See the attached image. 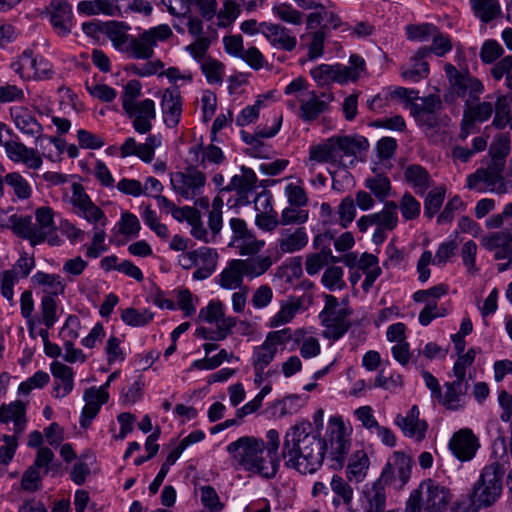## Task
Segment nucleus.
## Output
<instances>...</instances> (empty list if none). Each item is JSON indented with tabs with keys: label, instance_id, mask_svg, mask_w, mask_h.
I'll use <instances>...</instances> for the list:
<instances>
[{
	"label": "nucleus",
	"instance_id": "nucleus-1",
	"mask_svg": "<svg viewBox=\"0 0 512 512\" xmlns=\"http://www.w3.org/2000/svg\"><path fill=\"white\" fill-rule=\"evenodd\" d=\"M324 444L318 435L311 432L309 422L291 426L285 436L282 457L288 468L301 474H313L323 464Z\"/></svg>",
	"mask_w": 512,
	"mask_h": 512
},
{
	"label": "nucleus",
	"instance_id": "nucleus-2",
	"mask_svg": "<svg viewBox=\"0 0 512 512\" xmlns=\"http://www.w3.org/2000/svg\"><path fill=\"white\" fill-rule=\"evenodd\" d=\"M265 450L264 440L254 436H242L226 447L235 467L272 478L276 475L279 465L269 459Z\"/></svg>",
	"mask_w": 512,
	"mask_h": 512
},
{
	"label": "nucleus",
	"instance_id": "nucleus-3",
	"mask_svg": "<svg viewBox=\"0 0 512 512\" xmlns=\"http://www.w3.org/2000/svg\"><path fill=\"white\" fill-rule=\"evenodd\" d=\"M369 147L363 136H332L309 147V161L315 164H340L344 156H357Z\"/></svg>",
	"mask_w": 512,
	"mask_h": 512
},
{
	"label": "nucleus",
	"instance_id": "nucleus-4",
	"mask_svg": "<svg viewBox=\"0 0 512 512\" xmlns=\"http://www.w3.org/2000/svg\"><path fill=\"white\" fill-rule=\"evenodd\" d=\"M273 265L269 255H259L247 259H233L217 276V283L226 290H236L245 287L244 277L257 278L266 273Z\"/></svg>",
	"mask_w": 512,
	"mask_h": 512
},
{
	"label": "nucleus",
	"instance_id": "nucleus-5",
	"mask_svg": "<svg viewBox=\"0 0 512 512\" xmlns=\"http://www.w3.org/2000/svg\"><path fill=\"white\" fill-rule=\"evenodd\" d=\"M444 71L449 88L444 94V101L448 104L456 102L457 98L464 100V105L480 100L485 88L481 80L473 76L467 68L458 70L451 63H446Z\"/></svg>",
	"mask_w": 512,
	"mask_h": 512
},
{
	"label": "nucleus",
	"instance_id": "nucleus-6",
	"mask_svg": "<svg viewBox=\"0 0 512 512\" xmlns=\"http://www.w3.org/2000/svg\"><path fill=\"white\" fill-rule=\"evenodd\" d=\"M450 500L448 488L432 479H426L410 493L404 512H443Z\"/></svg>",
	"mask_w": 512,
	"mask_h": 512
},
{
	"label": "nucleus",
	"instance_id": "nucleus-7",
	"mask_svg": "<svg viewBox=\"0 0 512 512\" xmlns=\"http://www.w3.org/2000/svg\"><path fill=\"white\" fill-rule=\"evenodd\" d=\"M352 427L339 415L331 416L328 420L323 439L324 453L327 451L332 466L335 469L345 467L346 456L351 448Z\"/></svg>",
	"mask_w": 512,
	"mask_h": 512
},
{
	"label": "nucleus",
	"instance_id": "nucleus-8",
	"mask_svg": "<svg viewBox=\"0 0 512 512\" xmlns=\"http://www.w3.org/2000/svg\"><path fill=\"white\" fill-rule=\"evenodd\" d=\"M503 474V468L497 461L486 465L482 469L470 496L474 506L477 508H486L496 503L502 494Z\"/></svg>",
	"mask_w": 512,
	"mask_h": 512
},
{
	"label": "nucleus",
	"instance_id": "nucleus-9",
	"mask_svg": "<svg viewBox=\"0 0 512 512\" xmlns=\"http://www.w3.org/2000/svg\"><path fill=\"white\" fill-rule=\"evenodd\" d=\"M173 31L167 24H160L155 27L143 30L137 36L128 40V47H125L126 54L130 58L148 60L154 55V48L160 43L169 40Z\"/></svg>",
	"mask_w": 512,
	"mask_h": 512
},
{
	"label": "nucleus",
	"instance_id": "nucleus-10",
	"mask_svg": "<svg viewBox=\"0 0 512 512\" xmlns=\"http://www.w3.org/2000/svg\"><path fill=\"white\" fill-rule=\"evenodd\" d=\"M229 227L232 236L228 246L236 249L241 256L257 257L256 255L264 248L265 241L258 239L255 233L248 228L245 220L241 218H231Z\"/></svg>",
	"mask_w": 512,
	"mask_h": 512
},
{
	"label": "nucleus",
	"instance_id": "nucleus-11",
	"mask_svg": "<svg viewBox=\"0 0 512 512\" xmlns=\"http://www.w3.org/2000/svg\"><path fill=\"white\" fill-rule=\"evenodd\" d=\"M413 459L403 452L395 451L385 464L380 476L377 478L396 490H402L409 482L412 473Z\"/></svg>",
	"mask_w": 512,
	"mask_h": 512
},
{
	"label": "nucleus",
	"instance_id": "nucleus-12",
	"mask_svg": "<svg viewBox=\"0 0 512 512\" xmlns=\"http://www.w3.org/2000/svg\"><path fill=\"white\" fill-rule=\"evenodd\" d=\"M70 202L73 213L86 220L93 227L107 225L108 219L105 212L92 201L81 184H72Z\"/></svg>",
	"mask_w": 512,
	"mask_h": 512
},
{
	"label": "nucleus",
	"instance_id": "nucleus-13",
	"mask_svg": "<svg viewBox=\"0 0 512 512\" xmlns=\"http://www.w3.org/2000/svg\"><path fill=\"white\" fill-rule=\"evenodd\" d=\"M170 181L176 194L186 200H194L203 193L206 176L195 168H188L171 174Z\"/></svg>",
	"mask_w": 512,
	"mask_h": 512
},
{
	"label": "nucleus",
	"instance_id": "nucleus-14",
	"mask_svg": "<svg viewBox=\"0 0 512 512\" xmlns=\"http://www.w3.org/2000/svg\"><path fill=\"white\" fill-rule=\"evenodd\" d=\"M292 339L290 328L268 332L264 342L253 350L252 365L266 366L276 357L278 347L287 344Z\"/></svg>",
	"mask_w": 512,
	"mask_h": 512
},
{
	"label": "nucleus",
	"instance_id": "nucleus-15",
	"mask_svg": "<svg viewBox=\"0 0 512 512\" xmlns=\"http://www.w3.org/2000/svg\"><path fill=\"white\" fill-rule=\"evenodd\" d=\"M9 114L15 127L27 137L35 139L36 143L48 140L50 143H56V138L43 135V127L38 122L33 112L24 106H12Z\"/></svg>",
	"mask_w": 512,
	"mask_h": 512
},
{
	"label": "nucleus",
	"instance_id": "nucleus-16",
	"mask_svg": "<svg viewBox=\"0 0 512 512\" xmlns=\"http://www.w3.org/2000/svg\"><path fill=\"white\" fill-rule=\"evenodd\" d=\"M127 117L132 121L134 130L146 134L152 129V121L156 118L155 102L146 98L123 108Z\"/></svg>",
	"mask_w": 512,
	"mask_h": 512
},
{
	"label": "nucleus",
	"instance_id": "nucleus-17",
	"mask_svg": "<svg viewBox=\"0 0 512 512\" xmlns=\"http://www.w3.org/2000/svg\"><path fill=\"white\" fill-rule=\"evenodd\" d=\"M457 249V243L454 240L442 242L436 251L435 257L433 258L431 251H424L418 262L417 272L419 274V281L425 283L431 274L429 265L431 263L443 266L445 265L454 255Z\"/></svg>",
	"mask_w": 512,
	"mask_h": 512
},
{
	"label": "nucleus",
	"instance_id": "nucleus-18",
	"mask_svg": "<svg viewBox=\"0 0 512 512\" xmlns=\"http://www.w3.org/2000/svg\"><path fill=\"white\" fill-rule=\"evenodd\" d=\"M479 448V438L469 428L456 431L449 441L450 451L462 462L472 460Z\"/></svg>",
	"mask_w": 512,
	"mask_h": 512
},
{
	"label": "nucleus",
	"instance_id": "nucleus-19",
	"mask_svg": "<svg viewBox=\"0 0 512 512\" xmlns=\"http://www.w3.org/2000/svg\"><path fill=\"white\" fill-rule=\"evenodd\" d=\"M161 144L160 134H150L143 143H137L135 138L129 137L120 147V156L122 158L137 156L142 161L150 163L154 159L155 149Z\"/></svg>",
	"mask_w": 512,
	"mask_h": 512
},
{
	"label": "nucleus",
	"instance_id": "nucleus-20",
	"mask_svg": "<svg viewBox=\"0 0 512 512\" xmlns=\"http://www.w3.org/2000/svg\"><path fill=\"white\" fill-rule=\"evenodd\" d=\"M7 158L16 164H23L31 170H38L42 164L41 154L34 148L27 147L17 140H9L4 144Z\"/></svg>",
	"mask_w": 512,
	"mask_h": 512
},
{
	"label": "nucleus",
	"instance_id": "nucleus-21",
	"mask_svg": "<svg viewBox=\"0 0 512 512\" xmlns=\"http://www.w3.org/2000/svg\"><path fill=\"white\" fill-rule=\"evenodd\" d=\"M352 314L351 309L343 311H334L326 315H319L323 330V337L337 341L342 338L351 327L350 316Z\"/></svg>",
	"mask_w": 512,
	"mask_h": 512
},
{
	"label": "nucleus",
	"instance_id": "nucleus-22",
	"mask_svg": "<svg viewBox=\"0 0 512 512\" xmlns=\"http://www.w3.org/2000/svg\"><path fill=\"white\" fill-rule=\"evenodd\" d=\"M386 486L378 479L364 485L361 490L359 503L363 512H385ZM355 512V511H351Z\"/></svg>",
	"mask_w": 512,
	"mask_h": 512
},
{
	"label": "nucleus",
	"instance_id": "nucleus-23",
	"mask_svg": "<svg viewBox=\"0 0 512 512\" xmlns=\"http://www.w3.org/2000/svg\"><path fill=\"white\" fill-rule=\"evenodd\" d=\"M160 106L165 125L175 128L180 122L183 106L181 93L177 86L163 91Z\"/></svg>",
	"mask_w": 512,
	"mask_h": 512
},
{
	"label": "nucleus",
	"instance_id": "nucleus-24",
	"mask_svg": "<svg viewBox=\"0 0 512 512\" xmlns=\"http://www.w3.org/2000/svg\"><path fill=\"white\" fill-rule=\"evenodd\" d=\"M109 399L108 391L100 389L98 387H90L85 389L83 393V400L85 405L82 409L80 416V425L82 428H88L93 419L99 413L101 406L107 403Z\"/></svg>",
	"mask_w": 512,
	"mask_h": 512
},
{
	"label": "nucleus",
	"instance_id": "nucleus-25",
	"mask_svg": "<svg viewBox=\"0 0 512 512\" xmlns=\"http://www.w3.org/2000/svg\"><path fill=\"white\" fill-rule=\"evenodd\" d=\"M257 176L251 168L242 166L241 174L234 175L229 184L220 190V193L236 191L238 199L236 204L245 205L249 203L248 194L256 188Z\"/></svg>",
	"mask_w": 512,
	"mask_h": 512
},
{
	"label": "nucleus",
	"instance_id": "nucleus-26",
	"mask_svg": "<svg viewBox=\"0 0 512 512\" xmlns=\"http://www.w3.org/2000/svg\"><path fill=\"white\" fill-rule=\"evenodd\" d=\"M50 22L55 32L60 36H66L71 32L72 7L67 0H52L47 7Z\"/></svg>",
	"mask_w": 512,
	"mask_h": 512
},
{
	"label": "nucleus",
	"instance_id": "nucleus-27",
	"mask_svg": "<svg viewBox=\"0 0 512 512\" xmlns=\"http://www.w3.org/2000/svg\"><path fill=\"white\" fill-rule=\"evenodd\" d=\"M309 241L305 227L283 228L277 239V251L281 254H291L304 249Z\"/></svg>",
	"mask_w": 512,
	"mask_h": 512
},
{
	"label": "nucleus",
	"instance_id": "nucleus-28",
	"mask_svg": "<svg viewBox=\"0 0 512 512\" xmlns=\"http://www.w3.org/2000/svg\"><path fill=\"white\" fill-rule=\"evenodd\" d=\"M444 387L445 393H442V398L438 402L449 410L457 411L462 409L466 404L469 390L468 380L455 378L451 382H446Z\"/></svg>",
	"mask_w": 512,
	"mask_h": 512
},
{
	"label": "nucleus",
	"instance_id": "nucleus-29",
	"mask_svg": "<svg viewBox=\"0 0 512 512\" xmlns=\"http://www.w3.org/2000/svg\"><path fill=\"white\" fill-rule=\"evenodd\" d=\"M419 409L413 405L405 416L397 415L396 425L401 429L406 437L421 441L425 438L428 424L425 420L419 418Z\"/></svg>",
	"mask_w": 512,
	"mask_h": 512
},
{
	"label": "nucleus",
	"instance_id": "nucleus-30",
	"mask_svg": "<svg viewBox=\"0 0 512 512\" xmlns=\"http://www.w3.org/2000/svg\"><path fill=\"white\" fill-rule=\"evenodd\" d=\"M370 464V458L363 448L354 450L349 456H346L345 476L347 480L355 484L363 482L368 475Z\"/></svg>",
	"mask_w": 512,
	"mask_h": 512
},
{
	"label": "nucleus",
	"instance_id": "nucleus-31",
	"mask_svg": "<svg viewBox=\"0 0 512 512\" xmlns=\"http://www.w3.org/2000/svg\"><path fill=\"white\" fill-rule=\"evenodd\" d=\"M260 28L265 38L277 48L292 51L297 45L296 37L283 25L264 22Z\"/></svg>",
	"mask_w": 512,
	"mask_h": 512
},
{
	"label": "nucleus",
	"instance_id": "nucleus-32",
	"mask_svg": "<svg viewBox=\"0 0 512 512\" xmlns=\"http://www.w3.org/2000/svg\"><path fill=\"white\" fill-rule=\"evenodd\" d=\"M349 482L339 475H333L330 480V490L332 492L331 504L334 509L344 506L348 511H352V502L354 490Z\"/></svg>",
	"mask_w": 512,
	"mask_h": 512
},
{
	"label": "nucleus",
	"instance_id": "nucleus-33",
	"mask_svg": "<svg viewBox=\"0 0 512 512\" xmlns=\"http://www.w3.org/2000/svg\"><path fill=\"white\" fill-rule=\"evenodd\" d=\"M50 370L55 378L53 396L56 398L67 396L74 386L72 368L59 361H53L50 365Z\"/></svg>",
	"mask_w": 512,
	"mask_h": 512
},
{
	"label": "nucleus",
	"instance_id": "nucleus-34",
	"mask_svg": "<svg viewBox=\"0 0 512 512\" xmlns=\"http://www.w3.org/2000/svg\"><path fill=\"white\" fill-rule=\"evenodd\" d=\"M12 421L14 424V434L20 435L26 428V405L19 400L9 404L0 406V423H8Z\"/></svg>",
	"mask_w": 512,
	"mask_h": 512
},
{
	"label": "nucleus",
	"instance_id": "nucleus-35",
	"mask_svg": "<svg viewBox=\"0 0 512 512\" xmlns=\"http://www.w3.org/2000/svg\"><path fill=\"white\" fill-rule=\"evenodd\" d=\"M196 254L197 269L193 272V279L204 280L215 272L219 254L216 249L205 246L196 249Z\"/></svg>",
	"mask_w": 512,
	"mask_h": 512
},
{
	"label": "nucleus",
	"instance_id": "nucleus-36",
	"mask_svg": "<svg viewBox=\"0 0 512 512\" xmlns=\"http://www.w3.org/2000/svg\"><path fill=\"white\" fill-rule=\"evenodd\" d=\"M326 100L321 99L315 91L305 98L299 106L298 116L305 122L316 120L322 113L328 110V102L332 100L331 95L322 94Z\"/></svg>",
	"mask_w": 512,
	"mask_h": 512
},
{
	"label": "nucleus",
	"instance_id": "nucleus-37",
	"mask_svg": "<svg viewBox=\"0 0 512 512\" xmlns=\"http://www.w3.org/2000/svg\"><path fill=\"white\" fill-rule=\"evenodd\" d=\"M365 70V60L353 54L349 58V65L335 64V82L338 84H347L357 81Z\"/></svg>",
	"mask_w": 512,
	"mask_h": 512
},
{
	"label": "nucleus",
	"instance_id": "nucleus-38",
	"mask_svg": "<svg viewBox=\"0 0 512 512\" xmlns=\"http://www.w3.org/2000/svg\"><path fill=\"white\" fill-rule=\"evenodd\" d=\"M283 121L281 113L274 114L271 118V125H259L257 126L255 133L250 134L246 131H241L242 140L248 145L259 144L260 148H264V144L260 138H271L274 137L280 130Z\"/></svg>",
	"mask_w": 512,
	"mask_h": 512
},
{
	"label": "nucleus",
	"instance_id": "nucleus-39",
	"mask_svg": "<svg viewBox=\"0 0 512 512\" xmlns=\"http://www.w3.org/2000/svg\"><path fill=\"white\" fill-rule=\"evenodd\" d=\"M404 178L415 193L421 196L425 194L433 183L428 171L418 164L407 166L404 170Z\"/></svg>",
	"mask_w": 512,
	"mask_h": 512
},
{
	"label": "nucleus",
	"instance_id": "nucleus-40",
	"mask_svg": "<svg viewBox=\"0 0 512 512\" xmlns=\"http://www.w3.org/2000/svg\"><path fill=\"white\" fill-rule=\"evenodd\" d=\"M31 281L34 285L42 288L43 295L56 298L62 295L65 291V283L62 277L58 274H49L42 271L36 272Z\"/></svg>",
	"mask_w": 512,
	"mask_h": 512
},
{
	"label": "nucleus",
	"instance_id": "nucleus-41",
	"mask_svg": "<svg viewBox=\"0 0 512 512\" xmlns=\"http://www.w3.org/2000/svg\"><path fill=\"white\" fill-rule=\"evenodd\" d=\"M189 154L193 155L192 160L203 168H206L207 164L219 165L225 159L222 150L214 144H196L190 147Z\"/></svg>",
	"mask_w": 512,
	"mask_h": 512
},
{
	"label": "nucleus",
	"instance_id": "nucleus-42",
	"mask_svg": "<svg viewBox=\"0 0 512 512\" xmlns=\"http://www.w3.org/2000/svg\"><path fill=\"white\" fill-rule=\"evenodd\" d=\"M357 269L365 275V279L362 282V289L368 292L376 279L382 274L377 256L370 253H363L357 261Z\"/></svg>",
	"mask_w": 512,
	"mask_h": 512
},
{
	"label": "nucleus",
	"instance_id": "nucleus-43",
	"mask_svg": "<svg viewBox=\"0 0 512 512\" xmlns=\"http://www.w3.org/2000/svg\"><path fill=\"white\" fill-rule=\"evenodd\" d=\"M494 106L492 125L497 129L506 128L512 121V91L507 94H497Z\"/></svg>",
	"mask_w": 512,
	"mask_h": 512
},
{
	"label": "nucleus",
	"instance_id": "nucleus-44",
	"mask_svg": "<svg viewBox=\"0 0 512 512\" xmlns=\"http://www.w3.org/2000/svg\"><path fill=\"white\" fill-rule=\"evenodd\" d=\"M11 229L17 236L28 239L32 245L42 242V234L36 231V224L33 223L31 216L13 214Z\"/></svg>",
	"mask_w": 512,
	"mask_h": 512
},
{
	"label": "nucleus",
	"instance_id": "nucleus-45",
	"mask_svg": "<svg viewBox=\"0 0 512 512\" xmlns=\"http://www.w3.org/2000/svg\"><path fill=\"white\" fill-rule=\"evenodd\" d=\"M292 339L299 344L300 355L304 359L314 358L321 352L318 338L308 333L304 328L296 329L292 333Z\"/></svg>",
	"mask_w": 512,
	"mask_h": 512
},
{
	"label": "nucleus",
	"instance_id": "nucleus-46",
	"mask_svg": "<svg viewBox=\"0 0 512 512\" xmlns=\"http://www.w3.org/2000/svg\"><path fill=\"white\" fill-rule=\"evenodd\" d=\"M302 307V302L298 298H291L287 301H282L279 311L270 319V327H280L288 324L296 316Z\"/></svg>",
	"mask_w": 512,
	"mask_h": 512
},
{
	"label": "nucleus",
	"instance_id": "nucleus-47",
	"mask_svg": "<svg viewBox=\"0 0 512 512\" xmlns=\"http://www.w3.org/2000/svg\"><path fill=\"white\" fill-rule=\"evenodd\" d=\"M372 217L376 227L392 231L398 225V206L394 201H388L381 211L372 213Z\"/></svg>",
	"mask_w": 512,
	"mask_h": 512
},
{
	"label": "nucleus",
	"instance_id": "nucleus-48",
	"mask_svg": "<svg viewBox=\"0 0 512 512\" xmlns=\"http://www.w3.org/2000/svg\"><path fill=\"white\" fill-rule=\"evenodd\" d=\"M5 184L11 188L18 200H27L32 196L31 184L19 172L14 171L4 176Z\"/></svg>",
	"mask_w": 512,
	"mask_h": 512
},
{
	"label": "nucleus",
	"instance_id": "nucleus-49",
	"mask_svg": "<svg viewBox=\"0 0 512 512\" xmlns=\"http://www.w3.org/2000/svg\"><path fill=\"white\" fill-rule=\"evenodd\" d=\"M472 10L483 23L494 20L501 12L498 0H470Z\"/></svg>",
	"mask_w": 512,
	"mask_h": 512
},
{
	"label": "nucleus",
	"instance_id": "nucleus-50",
	"mask_svg": "<svg viewBox=\"0 0 512 512\" xmlns=\"http://www.w3.org/2000/svg\"><path fill=\"white\" fill-rule=\"evenodd\" d=\"M313 90L309 89V84L307 81L298 77L291 81L284 90V93L287 96H292L293 99L287 101V106L290 109H295L297 106V102L300 104L307 96L312 93Z\"/></svg>",
	"mask_w": 512,
	"mask_h": 512
},
{
	"label": "nucleus",
	"instance_id": "nucleus-51",
	"mask_svg": "<svg viewBox=\"0 0 512 512\" xmlns=\"http://www.w3.org/2000/svg\"><path fill=\"white\" fill-rule=\"evenodd\" d=\"M494 106L490 101H476L464 105L463 113L475 123H484L489 120L493 114Z\"/></svg>",
	"mask_w": 512,
	"mask_h": 512
},
{
	"label": "nucleus",
	"instance_id": "nucleus-52",
	"mask_svg": "<svg viewBox=\"0 0 512 512\" xmlns=\"http://www.w3.org/2000/svg\"><path fill=\"white\" fill-rule=\"evenodd\" d=\"M426 57H421L419 55V50L412 58L413 65L411 68H401V76L411 82H419L421 79H424L429 74V64L425 61Z\"/></svg>",
	"mask_w": 512,
	"mask_h": 512
},
{
	"label": "nucleus",
	"instance_id": "nucleus-53",
	"mask_svg": "<svg viewBox=\"0 0 512 512\" xmlns=\"http://www.w3.org/2000/svg\"><path fill=\"white\" fill-rule=\"evenodd\" d=\"M484 173L485 190L499 195L512 192V178L485 170Z\"/></svg>",
	"mask_w": 512,
	"mask_h": 512
},
{
	"label": "nucleus",
	"instance_id": "nucleus-54",
	"mask_svg": "<svg viewBox=\"0 0 512 512\" xmlns=\"http://www.w3.org/2000/svg\"><path fill=\"white\" fill-rule=\"evenodd\" d=\"M364 185L379 201H384L390 195L391 181L383 174L366 178Z\"/></svg>",
	"mask_w": 512,
	"mask_h": 512
},
{
	"label": "nucleus",
	"instance_id": "nucleus-55",
	"mask_svg": "<svg viewBox=\"0 0 512 512\" xmlns=\"http://www.w3.org/2000/svg\"><path fill=\"white\" fill-rule=\"evenodd\" d=\"M36 62L37 58L33 56V52L31 50H25L18 59L11 64V67L22 79H32Z\"/></svg>",
	"mask_w": 512,
	"mask_h": 512
},
{
	"label": "nucleus",
	"instance_id": "nucleus-56",
	"mask_svg": "<svg viewBox=\"0 0 512 512\" xmlns=\"http://www.w3.org/2000/svg\"><path fill=\"white\" fill-rule=\"evenodd\" d=\"M433 42L430 47H424L419 49V55L421 57H427L430 53H434L435 55L442 57L452 49V43L450 38L439 32H437L432 37Z\"/></svg>",
	"mask_w": 512,
	"mask_h": 512
},
{
	"label": "nucleus",
	"instance_id": "nucleus-57",
	"mask_svg": "<svg viewBox=\"0 0 512 512\" xmlns=\"http://www.w3.org/2000/svg\"><path fill=\"white\" fill-rule=\"evenodd\" d=\"M41 319L36 322H42L48 329L52 328L57 322V301L48 295H43L40 304Z\"/></svg>",
	"mask_w": 512,
	"mask_h": 512
},
{
	"label": "nucleus",
	"instance_id": "nucleus-58",
	"mask_svg": "<svg viewBox=\"0 0 512 512\" xmlns=\"http://www.w3.org/2000/svg\"><path fill=\"white\" fill-rule=\"evenodd\" d=\"M201 70L210 84L223 82L225 66L217 59L208 57L201 63Z\"/></svg>",
	"mask_w": 512,
	"mask_h": 512
},
{
	"label": "nucleus",
	"instance_id": "nucleus-59",
	"mask_svg": "<svg viewBox=\"0 0 512 512\" xmlns=\"http://www.w3.org/2000/svg\"><path fill=\"white\" fill-rule=\"evenodd\" d=\"M36 218V231L42 234V242L46 239L48 234L54 229V212L52 208L43 206L37 208L35 211Z\"/></svg>",
	"mask_w": 512,
	"mask_h": 512
},
{
	"label": "nucleus",
	"instance_id": "nucleus-60",
	"mask_svg": "<svg viewBox=\"0 0 512 512\" xmlns=\"http://www.w3.org/2000/svg\"><path fill=\"white\" fill-rule=\"evenodd\" d=\"M448 293V286L446 284H438L429 289L418 290L413 294V300L416 303H431L438 304V300Z\"/></svg>",
	"mask_w": 512,
	"mask_h": 512
},
{
	"label": "nucleus",
	"instance_id": "nucleus-61",
	"mask_svg": "<svg viewBox=\"0 0 512 512\" xmlns=\"http://www.w3.org/2000/svg\"><path fill=\"white\" fill-rule=\"evenodd\" d=\"M308 218L309 212L307 210L301 209V207L289 205L281 212L280 224L283 226L303 225L308 221Z\"/></svg>",
	"mask_w": 512,
	"mask_h": 512
},
{
	"label": "nucleus",
	"instance_id": "nucleus-62",
	"mask_svg": "<svg viewBox=\"0 0 512 512\" xmlns=\"http://www.w3.org/2000/svg\"><path fill=\"white\" fill-rule=\"evenodd\" d=\"M512 243V230H501L490 233L482 238L481 245L488 251H494Z\"/></svg>",
	"mask_w": 512,
	"mask_h": 512
},
{
	"label": "nucleus",
	"instance_id": "nucleus-63",
	"mask_svg": "<svg viewBox=\"0 0 512 512\" xmlns=\"http://www.w3.org/2000/svg\"><path fill=\"white\" fill-rule=\"evenodd\" d=\"M343 276L344 271L341 267L330 266L322 275V283L330 291L342 290L346 286Z\"/></svg>",
	"mask_w": 512,
	"mask_h": 512
},
{
	"label": "nucleus",
	"instance_id": "nucleus-64",
	"mask_svg": "<svg viewBox=\"0 0 512 512\" xmlns=\"http://www.w3.org/2000/svg\"><path fill=\"white\" fill-rule=\"evenodd\" d=\"M492 77L499 81L504 76L506 78V86L512 91V55L502 58L491 68Z\"/></svg>",
	"mask_w": 512,
	"mask_h": 512
}]
</instances>
